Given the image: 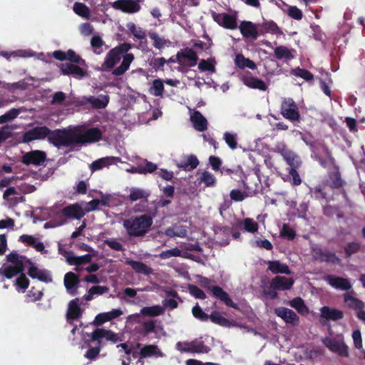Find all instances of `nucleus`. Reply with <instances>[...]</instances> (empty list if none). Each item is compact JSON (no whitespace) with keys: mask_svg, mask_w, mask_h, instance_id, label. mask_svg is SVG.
<instances>
[{"mask_svg":"<svg viewBox=\"0 0 365 365\" xmlns=\"http://www.w3.org/2000/svg\"><path fill=\"white\" fill-rule=\"evenodd\" d=\"M140 356L142 358L155 356H163V354L160 351V350L158 348L156 345H146L142 349H140Z\"/></svg>","mask_w":365,"mask_h":365,"instance_id":"nucleus-41","label":"nucleus"},{"mask_svg":"<svg viewBox=\"0 0 365 365\" xmlns=\"http://www.w3.org/2000/svg\"><path fill=\"white\" fill-rule=\"evenodd\" d=\"M24 269V267H17V266H7L4 268V271L2 269H0V274H4L6 277L11 279L14 276L22 273Z\"/></svg>","mask_w":365,"mask_h":365,"instance_id":"nucleus-50","label":"nucleus"},{"mask_svg":"<svg viewBox=\"0 0 365 365\" xmlns=\"http://www.w3.org/2000/svg\"><path fill=\"white\" fill-rule=\"evenodd\" d=\"M242 81L244 84L252 88H257L261 91H266L267 88L266 83L263 81L255 77L245 76Z\"/></svg>","mask_w":365,"mask_h":365,"instance_id":"nucleus-37","label":"nucleus"},{"mask_svg":"<svg viewBox=\"0 0 365 365\" xmlns=\"http://www.w3.org/2000/svg\"><path fill=\"white\" fill-rule=\"evenodd\" d=\"M274 314L280 317L286 324L297 326L299 323L298 315L292 309L286 307H278L274 309Z\"/></svg>","mask_w":365,"mask_h":365,"instance_id":"nucleus-11","label":"nucleus"},{"mask_svg":"<svg viewBox=\"0 0 365 365\" xmlns=\"http://www.w3.org/2000/svg\"><path fill=\"white\" fill-rule=\"evenodd\" d=\"M324 344L329 349L342 357L349 356L348 346L345 344L343 339L326 338L323 340Z\"/></svg>","mask_w":365,"mask_h":365,"instance_id":"nucleus-7","label":"nucleus"},{"mask_svg":"<svg viewBox=\"0 0 365 365\" xmlns=\"http://www.w3.org/2000/svg\"><path fill=\"white\" fill-rule=\"evenodd\" d=\"M157 212V207H155L153 212H148V214L125 220L123 225L127 234L133 237H143L152 227L153 217H155Z\"/></svg>","mask_w":365,"mask_h":365,"instance_id":"nucleus-1","label":"nucleus"},{"mask_svg":"<svg viewBox=\"0 0 365 365\" xmlns=\"http://www.w3.org/2000/svg\"><path fill=\"white\" fill-rule=\"evenodd\" d=\"M128 28L131 34L138 39L141 40L145 38V31L141 28H137L133 23L128 24Z\"/></svg>","mask_w":365,"mask_h":365,"instance_id":"nucleus-58","label":"nucleus"},{"mask_svg":"<svg viewBox=\"0 0 365 365\" xmlns=\"http://www.w3.org/2000/svg\"><path fill=\"white\" fill-rule=\"evenodd\" d=\"M60 214L68 218L79 220L86 215V212L79 204L75 203L63 207Z\"/></svg>","mask_w":365,"mask_h":365,"instance_id":"nucleus-17","label":"nucleus"},{"mask_svg":"<svg viewBox=\"0 0 365 365\" xmlns=\"http://www.w3.org/2000/svg\"><path fill=\"white\" fill-rule=\"evenodd\" d=\"M198 68L202 71L215 73V61L212 58L202 59L198 64Z\"/></svg>","mask_w":365,"mask_h":365,"instance_id":"nucleus-51","label":"nucleus"},{"mask_svg":"<svg viewBox=\"0 0 365 365\" xmlns=\"http://www.w3.org/2000/svg\"><path fill=\"white\" fill-rule=\"evenodd\" d=\"M331 187L333 188H339L343 185V181L339 172H334L330 175Z\"/></svg>","mask_w":365,"mask_h":365,"instance_id":"nucleus-61","label":"nucleus"},{"mask_svg":"<svg viewBox=\"0 0 365 365\" xmlns=\"http://www.w3.org/2000/svg\"><path fill=\"white\" fill-rule=\"evenodd\" d=\"M150 195V193L149 191L141 188L131 187L130 190V195H128V198L131 202H135L140 200H145L147 202Z\"/></svg>","mask_w":365,"mask_h":365,"instance_id":"nucleus-36","label":"nucleus"},{"mask_svg":"<svg viewBox=\"0 0 365 365\" xmlns=\"http://www.w3.org/2000/svg\"><path fill=\"white\" fill-rule=\"evenodd\" d=\"M122 314L123 312L120 309H113L108 312L99 314L96 317L93 324L100 326L106 322L110 321L120 316Z\"/></svg>","mask_w":365,"mask_h":365,"instance_id":"nucleus-29","label":"nucleus"},{"mask_svg":"<svg viewBox=\"0 0 365 365\" xmlns=\"http://www.w3.org/2000/svg\"><path fill=\"white\" fill-rule=\"evenodd\" d=\"M182 256V252L178 247L173 248L171 250L163 251L159 254V257L162 259H168L170 257H176Z\"/></svg>","mask_w":365,"mask_h":365,"instance_id":"nucleus-54","label":"nucleus"},{"mask_svg":"<svg viewBox=\"0 0 365 365\" xmlns=\"http://www.w3.org/2000/svg\"><path fill=\"white\" fill-rule=\"evenodd\" d=\"M126 264L130 265L135 272L138 274H143L145 275H150L153 274V270L151 267L139 261H134L133 259H127Z\"/></svg>","mask_w":365,"mask_h":365,"instance_id":"nucleus-32","label":"nucleus"},{"mask_svg":"<svg viewBox=\"0 0 365 365\" xmlns=\"http://www.w3.org/2000/svg\"><path fill=\"white\" fill-rule=\"evenodd\" d=\"M325 280L334 288L341 290H349L351 284L349 279L334 275H327Z\"/></svg>","mask_w":365,"mask_h":365,"instance_id":"nucleus-19","label":"nucleus"},{"mask_svg":"<svg viewBox=\"0 0 365 365\" xmlns=\"http://www.w3.org/2000/svg\"><path fill=\"white\" fill-rule=\"evenodd\" d=\"M274 53V56L277 59L284 58L286 60H291L294 58V56L292 54L289 49L284 46H279L276 47Z\"/></svg>","mask_w":365,"mask_h":365,"instance_id":"nucleus-46","label":"nucleus"},{"mask_svg":"<svg viewBox=\"0 0 365 365\" xmlns=\"http://www.w3.org/2000/svg\"><path fill=\"white\" fill-rule=\"evenodd\" d=\"M73 11L82 17L88 19L90 16L89 8L82 3L76 2L73 5Z\"/></svg>","mask_w":365,"mask_h":365,"instance_id":"nucleus-52","label":"nucleus"},{"mask_svg":"<svg viewBox=\"0 0 365 365\" xmlns=\"http://www.w3.org/2000/svg\"><path fill=\"white\" fill-rule=\"evenodd\" d=\"M192 312L195 318H197L202 321H207L210 318V317L202 311L198 304L193 307Z\"/></svg>","mask_w":365,"mask_h":365,"instance_id":"nucleus-62","label":"nucleus"},{"mask_svg":"<svg viewBox=\"0 0 365 365\" xmlns=\"http://www.w3.org/2000/svg\"><path fill=\"white\" fill-rule=\"evenodd\" d=\"M91 339L92 341H97V344L101 345V339L106 338V340L110 341L113 343L119 340L118 334L113 333L110 330L98 328L95 329L91 334Z\"/></svg>","mask_w":365,"mask_h":365,"instance_id":"nucleus-13","label":"nucleus"},{"mask_svg":"<svg viewBox=\"0 0 365 365\" xmlns=\"http://www.w3.org/2000/svg\"><path fill=\"white\" fill-rule=\"evenodd\" d=\"M215 21L227 29H234L237 27L235 18L227 14H219L215 18Z\"/></svg>","mask_w":365,"mask_h":365,"instance_id":"nucleus-35","label":"nucleus"},{"mask_svg":"<svg viewBox=\"0 0 365 365\" xmlns=\"http://www.w3.org/2000/svg\"><path fill=\"white\" fill-rule=\"evenodd\" d=\"M284 159L290 168H297L301 165V160L298 155L288 149H283L281 152Z\"/></svg>","mask_w":365,"mask_h":365,"instance_id":"nucleus-33","label":"nucleus"},{"mask_svg":"<svg viewBox=\"0 0 365 365\" xmlns=\"http://www.w3.org/2000/svg\"><path fill=\"white\" fill-rule=\"evenodd\" d=\"M212 293L215 297L225 303L227 306L234 309H238V307L235 304L229 294L225 292L220 287L215 286L212 288Z\"/></svg>","mask_w":365,"mask_h":365,"instance_id":"nucleus-26","label":"nucleus"},{"mask_svg":"<svg viewBox=\"0 0 365 365\" xmlns=\"http://www.w3.org/2000/svg\"><path fill=\"white\" fill-rule=\"evenodd\" d=\"M76 145H83L98 141L102 137V132L97 128L86 129L83 127L73 128Z\"/></svg>","mask_w":365,"mask_h":365,"instance_id":"nucleus-3","label":"nucleus"},{"mask_svg":"<svg viewBox=\"0 0 365 365\" xmlns=\"http://www.w3.org/2000/svg\"><path fill=\"white\" fill-rule=\"evenodd\" d=\"M123 58L122 55L117 49L112 48L107 53L105 61L102 64L103 71H108L113 68Z\"/></svg>","mask_w":365,"mask_h":365,"instance_id":"nucleus-20","label":"nucleus"},{"mask_svg":"<svg viewBox=\"0 0 365 365\" xmlns=\"http://www.w3.org/2000/svg\"><path fill=\"white\" fill-rule=\"evenodd\" d=\"M321 317L327 320L336 321L344 317L342 311L324 306L321 308Z\"/></svg>","mask_w":365,"mask_h":365,"instance_id":"nucleus-28","label":"nucleus"},{"mask_svg":"<svg viewBox=\"0 0 365 365\" xmlns=\"http://www.w3.org/2000/svg\"><path fill=\"white\" fill-rule=\"evenodd\" d=\"M181 342L177 344V348L182 352H196V353H207L210 348L204 344L202 341H193L190 343H186L185 345L187 348H180Z\"/></svg>","mask_w":365,"mask_h":365,"instance_id":"nucleus-18","label":"nucleus"},{"mask_svg":"<svg viewBox=\"0 0 365 365\" xmlns=\"http://www.w3.org/2000/svg\"><path fill=\"white\" fill-rule=\"evenodd\" d=\"M235 62V64L241 68H249L251 69H255L256 68V65L252 61L245 58L242 54H237L236 56Z\"/></svg>","mask_w":365,"mask_h":365,"instance_id":"nucleus-48","label":"nucleus"},{"mask_svg":"<svg viewBox=\"0 0 365 365\" xmlns=\"http://www.w3.org/2000/svg\"><path fill=\"white\" fill-rule=\"evenodd\" d=\"M9 262L15 264L17 267H24V262L26 261L29 264H31L30 259H26L24 256L19 255L16 252L14 251L6 256Z\"/></svg>","mask_w":365,"mask_h":365,"instance_id":"nucleus-44","label":"nucleus"},{"mask_svg":"<svg viewBox=\"0 0 365 365\" xmlns=\"http://www.w3.org/2000/svg\"><path fill=\"white\" fill-rule=\"evenodd\" d=\"M288 304L302 315L307 314L309 312V309L305 305L304 300L300 297L294 298L288 302Z\"/></svg>","mask_w":365,"mask_h":365,"instance_id":"nucleus-43","label":"nucleus"},{"mask_svg":"<svg viewBox=\"0 0 365 365\" xmlns=\"http://www.w3.org/2000/svg\"><path fill=\"white\" fill-rule=\"evenodd\" d=\"M50 129L46 126H36L23 135V142L29 143L34 140L44 139L48 137Z\"/></svg>","mask_w":365,"mask_h":365,"instance_id":"nucleus-10","label":"nucleus"},{"mask_svg":"<svg viewBox=\"0 0 365 365\" xmlns=\"http://www.w3.org/2000/svg\"><path fill=\"white\" fill-rule=\"evenodd\" d=\"M29 275L33 279H38V280L48 283L52 282V277L49 272L45 269H40L38 267L31 264L28 271Z\"/></svg>","mask_w":365,"mask_h":365,"instance_id":"nucleus-24","label":"nucleus"},{"mask_svg":"<svg viewBox=\"0 0 365 365\" xmlns=\"http://www.w3.org/2000/svg\"><path fill=\"white\" fill-rule=\"evenodd\" d=\"M187 230L181 227L175 230L174 228L168 227L165 230V234L169 237H185L187 236Z\"/></svg>","mask_w":365,"mask_h":365,"instance_id":"nucleus-53","label":"nucleus"},{"mask_svg":"<svg viewBox=\"0 0 365 365\" xmlns=\"http://www.w3.org/2000/svg\"><path fill=\"white\" fill-rule=\"evenodd\" d=\"M198 164L197 158L195 155H190L186 161L178 163V166L186 171H190L197 168Z\"/></svg>","mask_w":365,"mask_h":365,"instance_id":"nucleus-47","label":"nucleus"},{"mask_svg":"<svg viewBox=\"0 0 365 365\" xmlns=\"http://www.w3.org/2000/svg\"><path fill=\"white\" fill-rule=\"evenodd\" d=\"M164 312L165 309L163 307L160 305H155L142 308L140 314H138L154 317L163 314Z\"/></svg>","mask_w":365,"mask_h":365,"instance_id":"nucleus-40","label":"nucleus"},{"mask_svg":"<svg viewBox=\"0 0 365 365\" xmlns=\"http://www.w3.org/2000/svg\"><path fill=\"white\" fill-rule=\"evenodd\" d=\"M194 128L198 131H204L207 128L206 118L199 111H195L190 117Z\"/></svg>","mask_w":365,"mask_h":365,"instance_id":"nucleus-34","label":"nucleus"},{"mask_svg":"<svg viewBox=\"0 0 365 365\" xmlns=\"http://www.w3.org/2000/svg\"><path fill=\"white\" fill-rule=\"evenodd\" d=\"M312 255L314 260L320 262H330L332 264H339L340 259L335 253L323 250L320 247H314L312 250Z\"/></svg>","mask_w":365,"mask_h":365,"instance_id":"nucleus-9","label":"nucleus"},{"mask_svg":"<svg viewBox=\"0 0 365 365\" xmlns=\"http://www.w3.org/2000/svg\"><path fill=\"white\" fill-rule=\"evenodd\" d=\"M148 36L154 41L153 46L156 48L162 49L170 44L169 40L160 37L159 35L155 32H150Z\"/></svg>","mask_w":365,"mask_h":365,"instance_id":"nucleus-45","label":"nucleus"},{"mask_svg":"<svg viewBox=\"0 0 365 365\" xmlns=\"http://www.w3.org/2000/svg\"><path fill=\"white\" fill-rule=\"evenodd\" d=\"M109 102V96L106 95H101L96 98L90 96L88 98H83L82 103H89L92 107L96 109L104 108L107 106Z\"/></svg>","mask_w":365,"mask_h":365,"instance_id":"nucleus-27","label":"nucleus"},{"mask_svg":"<svg viewBox=\"0 0 365 365\" xmlns=\"http://www.w3.org/2000/svg\"><path fill=\"white\" fill-rule=\"evenodd\" d=\"M360 250V245L358 242H349L344 247V251L347 257L358 252Z\"/></svg>","mask_w":365,"mask_h":365,"instance_id":"nucleus-63","label":"nucleus"},{"mask_svg":"<svg viewBox=\"0 0 365 365\" xmlns=\"http://www.w3.org/2000/svg\"><path fill=\"white\" fill-rule=\"evenodd\" d=\"M118 162H120V159L116 157H106L101 158L98 160L93 162L90 168L92 172H94L97 170L102 169L104 167L108 166L109 165L116 163Z\"/></svg>","mask_w":365,"mask_h":365,"instance_id":"nucleus-31","label":"nucleus"},{"mask_svg":"<svg viewBox=\"0 0 365 365\" xmlns=\"http://www.w3.org/2000/svg\"><path fill=\"white\" fill-rule=\"evenodd\" d=\"M293 73L297 76H299L306 81H312L314 78V76L307 70L302 69V68H297L293 71Z\"/></svg>","mask_w":365,"mask_h":365,"instance_id":"nucleus-64","label":"nucleus"},{"mask_svg":"<svg viewBox=\"0 0 365 365\" xmlns=\"http://www.w3.org/2000/svg\"><path fill=\"white\" fill-rule=\"evenodd\" d=\"M113 7L125 13H135L140 9L139 1L136 0H117L113 4Z\"/></svg>","mask_w":365,"mask_h":365,"instance_id":"nucleus-16","label":"nucleus"},{"mask_svg":"<svg viewBox=\"0 0 365 365\" xmlns=\"http://www.w3.org/2000/svg\"><path fill=\"white\" fill-rule=\"evenodd\" d=\"M164 91L163 81L161 79H155L149 89L150 93L154 96L162 97Z\"/></svg>","mask_w":365,"mask_h":365,"instance_id":"nucleus-49","label":"nucleus"},{"mask_svg":"<svg viewBox=\"0 0 365 365\" xmlns=\"http://www.w3.org/2000/svg\"><path fill=\"white\" fill-rule=\"evenodd\" d=\"M131 46L129 43H122L120 46L114 48L120 52V54L123 56V61L121 64L115 68L112 73L115 76H119L123 75L126 71L129 68L130 63L134 60V56L133 53H127L130 49Z\"/></svg>","mask_w":365,"mask_h":365,"instance_id":"nucleus-4","label":"nucleus"},{"mask_svg":"<svg viewBox=\"0 0 365 365\" xmlns=\"http://www.w3.org/2000/svg\"><path fill=\"white\" fill-rule=\"evenodd\" d=\"M200 182L205 183L207 186H212L215 183V178L212 174L208 171H204L199 178Z\"/></svg>","mask_w":365,"mask_h":365,"instance_id":"nucleus-57","label":"nucleus"},{"mask_svg":"<svg viewBox=\"0 0 365 365\" xmlns=\"http://www.w3.org/2000/svg\"><path fill=\"white\" fill-rule=\"evenodd\" d=\"M281 114L284 118L291 121L299 120L300 115L298 106L292 98H284L281 104Z\"/></svg>","mask_w":365,"mask_h":365,"instance_id":"nucleus-6","label":"nucleus"},{"mask_svg":"<svg viewBox=\"0 0 365 365\" xmlns=\"http://www.w3.org/2000/svg\"><path fill=\"white\" fill-rule=\"evenodd\" d=\"M83 309L80 307V299L76 298L68 303L66 312V319L69 324H72L75 319H78L82 317Z\"/></svg>","mask_w":365,"mask_h":365,"instance_id":"nucleus-15","label":"nucleus"},{"mask_svg":"<svg viewBox=\"0 0 365 365\" xmlns=\"http://www.w3.org/2000/svg\"><path fill=\"white\" fill-rule=\"evenodd\" d=\"M64 285L67 292L71 295L77 294L78 284H79L78 276L73 272H69L64 276Z\"/></svg>","mask_w":365,"mask_h":365,"instance_id":"nucleus-21","label":"nucleus"},{"mask_svg":"<svg viewBox=\"0 0 365 365\" xmlns=\"http://www.w3.org/2000/svg\"><path fill=\"white\" fill-rule=\"evenodd\" d=\"M187 289L189 292L195 298L200 299H205L206 298L205 292L198 287L193 284H188Z\"/></svg>","mask_w":365,"mask_h":365,"instance_id":"nucleus-59","label":"nucleus"},{"mask_svg":"<svg viewBox=\"0 0 365 365\" xmlns=\"http://www.w3.org/2000/svg\"><path fill=\"white\" fill-rule=\"evenodd\" d=\"M63 256L65 257L66 262L71 265L78 266L82 264L89 263L92 260V255H85L80 257L73 255V253L71 251H64Z\"/></svg>","mask_w":365,"mask_h":365,"instance_id":"nucleus-25","label":"nucleus"},{"mask_svg":"<svg viewBox=\"0 0 365 365\" xmlns=\"http://www.w3.org/2000/svg\"><path fill=\"white\" fill-rule=\"evenodd\" d=\"M240 29L242 34L245 38H251L252 39H257L258 36V32L257 28L254 24L251 21H242L240 24Z\"/></svg>","mask_w":365,"mask_h":365,"instance_id":"nucleus-30","label":"nucleus"},{"mask_svg":"<svg viewBox=\"0 0 365 365\" xmlns=\"http://www.w3.org/2000/svg\"><path fill=\"white\" fill-rule=\"evenodd\" d=\"M128 319L133 320L134 322L141 324V334L144 336L148 335L150 333L157 334L158 332L163 330V326L161 325L160 322L155 319H150L140 322L139 319V314H138L130 315L128 317Z\"/></svg>","mask_w":365,"mask_h":365,"instance_id":"nucleus-5","label":"nucleus"},{"mask_svg":"<svg viewBox=\"0 0 365 365\" xmlns=\"http://www.w3.org/2000/svg\"><path fill=\"white\" fill-rule=\"evenodd\" d=\"M210 319L211 321L215 324L221 325L225 327H230L235 326V323L230 321L229 319L224 317L222 314L219 312H213L210 316Z\"/></svg>","mask_w":365,"mask_h":365,"instance_id":"nucleus-39","label":"nucleus"},{"mask_svg":"<svg viewBox=\"0 0 365 365\" xmlns=\"http://www.w3.org/2000/svg\"><path fill=\"white\" fill-rule=\"evenodd\" d=\"M109 291V288L106 286H93L89 290L87 294H85L82 299L86 301H91L94 295H101L107 293Z\"/></svg>","mask_w":365,"mask_h":365,"instance_id":"nucleus-42","label":"nucleus"},{"mask_svg":"<svg viewBox=\"0 0 365 365\" xmlns=\"http://www.w3.org/2000/svg\"><path fill=\"white\" fill-rule=\"evenodd\" d=\"M237 134L236 133H230L226 132L224 134V140H225L227 145L232 150L237 148Z\"/></svg>","mask_w":365,"mask_h":365,"instance_id":"nucleus-56","label":"nucleus"},{"mask_svg":"<svg viewBox=\"0 0 365 365\" xmlns=\"http://www.w3.org/2000/svg\"><path fill=\"white\" fill-rule=\"evenodd\" d=\"M48 141L57 148L61 146H70L76 145L75 133L73 129L60 130L57 129L51 131L48 135Z\"/></svg>","mask_w":365,"mask_h":365,"instance_id":"nucleus-2","label":"nucleus"},{"mask_svg":"<svg viewBox=\"0 0 365 365\" xmlns=\"http://www.w3.org/2000/svg\"><path fill=\"white\" fill-rule=\"evenodd\" d=\"M61 71L63 75H72L77 78H81L86 74L81 67L71 63H65L61 66Z\"/></svg>","mask_w":365,"mask_h":365,"instance_id":"nucleus-23","label":"nucleus"},{"mask_svg":"<svg viewBox=\"0 0 365 365\" xmlns=\"http://www.w3.org/2000/svg\"><path fill=\"white\" fill-rule=\"evenodd\" d=\"M294 280L292 278L277 276L271 281V287L277 290H288L292 288Z\"/></svg>","mask_w":365,"mask_h":365,"instance_id":"nucleus-22","label":"nucleus"},{"mask_svg":"<svg viewBox=\"0 0 365 365\" xmlns=\"http://www.w3.org/2000/svg\"><path fill=\"white\" fill-rule=\"evenodd\" d=\"M295 231L288 225L284 224L282 230H280V237L292 240L295 237Z\"/></svg>","mask_w":365,"mask_h":365,"instance_id":"nucleus-55","label":"nucleus"},{"mask_svg":"<svg viewBox=\"0 0 365 365\" xmlns=\"http://www.w3.org/2000/svg\"><path fill=\"white\" fill-rule=\"evenodd\" d=\"M177 62L181 66H187L190 67L196 65L198 57L195 51L192 48H185L176 54Z\"/></svg>","mask_w":365,"mask_h":365,"instance_id":"nucleus-8","label":"nucleus"},{"mask_svg":"<svg viewBox=\"0 0 365 365\" xmlns=\"http://www.w3.org/2000/svg\"><path fill=\"white\" fill-rule=\"evenodd\" d=\"M19 113V110L18 109H11L8 113H5L0 116V123H4L8 121L12 120L17 117Z\"/></svg>","mask_w":365,"mask_h":365,"instance_id":"nucleus-60","label":"nucleus"},{"mask_svg":"<svg viewBox=\"0 0 365 365\" xmlns=\"http://www.w3.org/2000/svg\"><path fill=\"white\" fill-rule=\"evenodd\" d=\"M46 158V155L43 151L33 150L25 153L22 156V163L25 165H40Z\"/></svg>","mask_w":365,"mask_h":365,"instance_id":"nucleus-14","label":"nucleus"},{"mask_svg":"<svg viewBox=\"0 0 365 365\" xmlns=\"http://www.w3.org/2000/svg\"><path fill=\"white\" fill-rule=\"evenodd\" d=\"M344 301L345 305L351 309H354L356 313L357 317L361 320L362 313H365V311L363 310L364 307V303L352 296L351 293L347 292L344 294Z\"/></svg>","mask_w":365,"mask_h":365,"instance_id":"nucleus-12","label":"nucleus"},{"mask_svg":"<svg viewBox=\"0 0 365 365\" xmlns=\"http://www.w3.org/2000/svg\"><path fill=\"white\" fill-rule=\"evenodd\" d=\"M268 269L273 274H289L291 271L289 269V267L286 264H282L279 261H269L268 262Z\"/></svg>","mask_w":365,"mask_h":365,"instance_id":"nucleus-38","label":"nucleus"}]
</instances>
